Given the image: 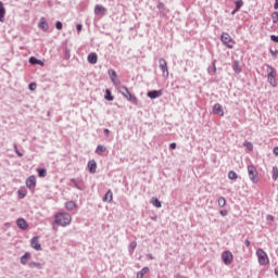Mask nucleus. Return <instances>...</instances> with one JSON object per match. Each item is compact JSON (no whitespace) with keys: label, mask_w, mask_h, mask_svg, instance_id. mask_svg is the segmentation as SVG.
I'll return each mask as SVG.
<instances>
[{"label":"nucleus","mask_w":278,"mask_h":278,"mask_svg":"<svg viewBox=\"0 0 278 278\" xmlns=\"http://www.w3.org/2000/svg\"><path fill=\"white\" fill-rule=\"evenodd\" d=\"M31 257V254L29 252H26L22 257H21V264L25 265L27 264V260Z\"/></svg>","instance_id":"4be33fe9"},{"label":"nucleus","mask_w":278,"mask_h":278,"mask_svg":"<svg viewBox=\"0 0 278 278\" xmlns=\"http://www.w3.org/2000/svg\"><path fill=\"white\" fill-rule=\"evenodd\" d=\"M5 22V7L3 5V2L0 1V23Z\"/></svg>","instance_id":"a211bd4d"},{"label":"nucleus","mask_w":278,"mask_h":278,"mask_svg":"<svg viewBox=\"0 0 278 278\" xmlns=\"http://www.w3.org/2000/svg\"><path fill=\"white\" fill-rule=\"evenodd\" d=\"M39 29H42V31H49V23H47L45 17H41L39 21Z\"/></svg>","instance_id":"4468645a"},{"label":"nucleus","mask_w":278,"mask_h":278,"mask_svg":"<svg viewBox=\"0 0 278 278\" xmlns=\"http://www.w3.org/2000/svg\"><path fill=\"white\" fill-rule=\"evenodd\" d=\"M149 99H157L162 97V90H153L148 92Z\"/></svg>","instance_id":"f3484780"},{"label":"nucleus","mask_w":278,"mask_h":278,"mask_svg":"<svg viewBox=\"0 0 278 278\" xmlns=\"http://www.w3.org/2000/svg\"><path fill=\"white\" fill-rule=\"evenodd\" d=\"M267 220H275V216H273V215H267Z\"/></svg>","instance_id":"49530a36"},{"label":"nucleus","mask_w":278,"mask_h":278,"mask_svg":"<svg viewBox=\"0 0 278 278\" xmlns=\"http://www.w3.org/2000/svg\"><path fill=\"white\" fill-rule=\"evenodd\" d=\"M105 151H106V148L104 146H98L96 149V153H98V155H103Z\"/></svg>","instance_id":"bb28decb"},{"label":"nucleus","mask_w":278,"mask_h":278,"mask_svg":"<svg viewBox=\"0 0 278 278\" xmlns=\"http://www.w3.org/2000/svg\"><path fill=\"white\" fill-rule=\"evenodd\" d=\"M13 149H14L16 155H18V157H23V153L21 151H18V146H16V143H14Z\"/></svg>","instance_id":"72a5a7b5"},{"label":"nucleus","mask_w":278,"mask_h":278,"mask_svg":"<svg viewBox=\"0 0 278 278\" xmlns=\"http://www.w3.org/2000/svg\"><path fill=\"white\" fill-rule=\"evenodd\" d=\"M104 98L106 101H114V96H112V91L110 89L105 90Z\"/></svg>","instance_id":"393cba45"},{"label":"nucleus","mask_w":278,"mask_h":278,"mask_svg":"<svg viewBox=\"0 0 278 278\" xmlns=\"http://www.w3.org/2000/svg\"><path fill=\"white\" fill-rule=\"evenodd\" d=\"M228 178L229 179H238V174H236V172L231 170L228 173Z\"/></svg>","instance_id":"2f4dec72"},{"label":"nucleus","mask_w":278,"mask_h":278,"mask_svg":"<svg viewBox=\"0 0 278 278\" xmlns=\"http://www.w3.org/2000/svg\"><path fill=\"white\" fill-rule=\"evenodd\" d=\"M277 72L275 71V68L273 67H269L268 68V76H267V79L270 84V86H273L274 88L277 86Z\"/></svg>","instance_id":"39448f33"},{"label":"nucleus","mask_w":278,"mask_h":278,"mask_svg":"<svg viewBox=\"0 0 278 278\" xmlns=\"http://www.w3.org/2000/svg\"><path fill=\"white\" fill-rule=\"evenodd\" d=\"M151 203L154 207H162V202L157 198H152Z\"/></svg>","instance_id":"cd10ccee"},{"label":"nucleus","mask_w":278,"mask_h":278,"mask_svg":"<svg viewBox=\"0 0 278 278\" xmlns=\"http://www.w3.org/2000/svg\"><path fill=\"white\" fill-rule=\"evenodd\" d=\"M114 199V195L112 193V190H109L105 195L103 197L104 203H112V200Z\"/></svg>","instance_id":"412c9836"},{"label":"nucleus","mask_w":278,"mask_h":278,"mask_svg":"<svg viewBox=\"0 0 278 278\" xmlns=\"http://www.w3.org/2000/svg\"><path fill=\"white\" fill-rule=\"evenodd\" d=\"M37 173H38V177H45L47 175V169L46 168H38Z\"/></svg>","instance_id":"c756f323"},{"label":"nucleus","mask_w":278,"mask_h":278,"mask_svg":"<svg viewBox=\"0 0 278 278\" xmlns=\"http://www.w3.org/2000/svg\"><path fill=\"white\" fill-rule=\"evenodd\" d=\"M17 194L18 199H25V197H27V191L18 190Z\"/></svg>","instance_id":"473e14b6"},{"label":"nucleus","mask_w":278,"mask_h":278,"mask_svg":"<svg viewBox=\"0 0 278 278\" xmlns=\"http://www.w3.org/2000/svg\"><path fill=\"white\" fill-rule=\"evenodd\" d=\"M26 187L28 190H34V188H36V176L31 175L26 179Z\"/></svg>","instance_id":"9d476101"},{"label":"nucleus","mask_w":278,"mask_h":278,"mask_svg":"<svg viewBox=\"0 0 278 278\" xmlns=\"http://www.w3.org/2000/svg\"><path fill=\"white\" fill-rule=\"evenodd\" d=\"M243 3H244V2H242V0H237V1H235L236 9H237V10H240V8H242Z\"/></svg>","instance_id":"f704fd0d"},{"label":"nucleus","mask_w":278,"mask_h":278,"mask_svg":"<svg viewBox=\"0 0 278 278\" xmlns=\"http://www.w3.org/2000/svg\"><path fill=\"white\" fill-rule=\"evenodd\" d=\"M160 68L163 73H166L168 75V64L166 63V60L161 59L160 61Z\"/></svg>","instance_id":"dca6fc26"},{"label":"nucleus","mask_w":278,"mask_h":278,"mask_svg":"<svg viewBox=\"0 0 278 278\" xmlns=\"http://www.w3.org/2000/svg\"><path fill=\"white\" fill-rule=\"evenodd\" d=\"M87 60H88L89 64H97L99 56H97V53L91 52L88 54Z\"/></svg>","instance_id":"2eb2a0df"},{"label":"nucleus","mask_w":278,"mask_h":278,"mask_svg":"<svg viewBox=\"0 0 278 278\" xmlns=\"http://www.w3.org/2000/svg\"><path fill=\"white\" fill-rule=\"evenodd\" d=\"M271 21H273V23H277L278 22V12H274L271 14Z\"/></svg>","instance_id":"c9c22d12"},{"label":"nucleus","mask_w":278,"mask_h":278,"mask_svg":"<svg viewBox=\"0 0 278 278\" xmlns=\"http://www.w3.org/2000/svg\"><path fill=\"white\" fill-rule=\"evenodd\" d=\"M71 59V52H68V49L65 50V60H70Z\"/></svg>","instance_id":"a19ab883"},{"label":"nucleus","mask_w":278,"mask_h":278,"mask_svg":"<svg viewBox=\"0 0 278 278\" xmlns=\"http://www.w3.org/2000/svg\"><path fill=\"white\" fill-rule=\"evenodd\" d=\"M243 147H247V149H248L249 151H251V150L253 149V143H251V142H249V141H245V142L243 143Z\"/></svg>","instance_id":"e433bc0d"},{"label":"nucleus","mask_w":278,"mask_h":278,"mask_svg":"<svg viewBox=\"0 0 278 278\" xmlns=\"http://www.w3.org/2000/svg\"><path fill=\"white\" fill-rule=\"evenodd\" d=\"M29 268H37L38 270H42V264L36 263V262H30L28 264Z\"/></svg>","instance_id":"5701e85b"},{"label":"nucleus","mask_w":278,"mask_h":278,"mask_svg":"<svg viewBox=\"0 0 278 278\" xmlns=\"http://www.w3.org/2000/svg\"><path fill=\"white\" fill-rule=\"evenodd\" d=\"M245 247H251V241H249V239L245 240Z\"/></svg>","instance_id":"8fccbe9b"},{"label":"nucleus","mask_w":278,"mask_h":278,"mask_svg":"<svg viewBox=\"0 0 278 278\" xmlns=\"http://www.w3.org/2000/svg\"><path fill=\"white\" fill-rule=\"evenodd\" d=\"M76 29L79 33L81 29H84V26L81 24H77Z\"/></svg>","instance_id":"c03bdc74"},{"label":"nucleus","mask_w":278,"mask_h":278,"mask_svg":"<svg viewBox=\"0 0 278 278\" xmlns=\"http://www.w3.org/2000/svg\"><path fill=\"white\" fill-rule=\"evenodd\" d=\"M70 205H71V202H66V203H65V207H66L67 210H71Z\"/></svg>","instance_id":"3c124183"},{"label":"nucleus","mask_w":278,"mask_h":278,"mask_svg":"<svg viewBox=\"0 0 278 278\" xmlns=\"http://www.w3.org/2000/svg\"><path fill=\"white\" fill-rule=\"evenodd\" d=\"M274 155H278V147L274 148Z\"/></svg>","instance_id":"09e8293b"},{"label":"nucleus","mask_w":278,"mask_h":278,"mask_svg":"<svg viewBox=\"0 0 278 278\" xmlns=\"http://www.w3.org/2000/svg\"><path fill=\"white\" fill-rule=\"evenodd\" d=\"M136 247H138V243H137L136 241H132V242L130 243V249H131V251H134V250L136 249Z\"/></svg>","instance_id":"ea45409f"},{"label":"nucleus","mask_w":278,"mask_h":278,"mask_svg":"<svg viewBox=\"0 0 278 278\" xmlns=\"http://www.w3.org/2000/svg\"><path fill=\"white\" fill-rule=\"evenodd\" d=\"M54 224L60 225L61 227H66L67 225H71V214L58 213L54 216Z\"/></svg>","instance_id":"f257e3e1"},{"label":"nucleus","mask_w":278,"mask_h":278,"mask_svg":"<svg viewBox=\"0 0 278 278\" xmlns=\"http://www.w3.org/2000/svg\"><path fill=\"white\" fill-rule=\"evenodd\" d=\"M39 237H33L30 240V247L35 249V251H42V245L40 244Z\"/></svg>","instance_id":"6e6552de"},{"label":"nucleus","mask_w":278,"mask_h":278,"mask_svg":"<svg viewBox=\"0 0 278 278\" xmlns=\"http://www.w3.org/2000/svg\"><path fill=\"white\" fill-rule=\"evenodd\" d=\"M213 73H216V65H213Z\"/></svg>","instance_id":"864d4df0"},{"label":"nucleus","mask_w":278,"mask_h":278,"mask_svg":"<svg viewBox=\"0 0 278 278\" xmlns=\"http://www.w3.org/2000/svg\"><path fill=\"white\" fill-rule=\"evenodd\" d=\"M29 64H31L33 66H45V62L36 56L29 58Z\"/></svg>","instance_id":"ddd939ff"},{"label":"nucleus","mask_w":278,"mask_h":278,"mask_svg":"<svg viewBox=\"0 0 278 278\" xmlns=\"http://www.w3.org/2000/svg\"><path fill=\"white\" fill-rule=\"evenodd\" d=\"M220 216H227L229 212L227 210H223L219 212Z\"/></svg>","instance_id":"79ce46f5"},{"label":"nucleus","mask_w":278,"mask_h":278,"mask_svg":"<svg viewBox=\"0 0 278 278\" xmlns=\"http://www.w3.org/2000/svg\"><path fill=\"white\" fill-rule=\"evenodd\" d=\"M36 88H37L36 83H30V84L28 85V89H29L31 92H34V90H36Z\"/></svg>","instance_id":"4c0bfd02"},{"label":"nucleus","mask_w":278,"mask_h":278,"mask_svg":"<svg viewBox=\"0 0 278 278\" xmlns=\"http://www.w3.org/2000/svg\"><path fill=\"white\" fill-rule=\"evenodd\" d=\"M256 257L261 266H267V264H270V258H268V254L262 249L256 250Z\"/></svg>","instance_id":"f03ea898"},{"label":"nucleus","mask_w":278,"mask_h":278,"mask_svg":"<svg viewBox=\"0 0 278 278\" xmlns=\"http://www.w3.org/2000/svg\"><path fill=\"white\" fill-rule=\"evenodd\" d=\"M109 75L114 86H121V80L118 79V75H116V71L109 70Z\"/></svg>","instance_id":"1a4fd4ad"},{"label":"nucleus","mask_w":278,"mask_h":278,"mask_svg":"<svg viewBox=\"0 0 278 278\" xmlns=\"http://www.w3.org/2000/svg\"><path fill=\"white\" fill-rule=\"evenodd\" d=\"M218 205L219 207H225V205H227V200L223 197L218 198Z\"/></svg>","instance_id":"c85d7f7f"},{"label":"nucleus","mask_w":278,"mask_h":278,"mask_svg":"<svg viewBox=\"0 0 278 278\" xmlns=\"http://www.w3.org/2000/svg\"><path fill=\"white\" fill-rule=\"evenodd\" d=\"M274 10H278V0H275Z\"/></svg>","instance_id":"de8ad7c7"},{"label":"nucleus","mask_w":278,"mask_h":278,"mask_svg":"<svg viewBox=\"0 0 278 278\" xmlns=\"http://www.w3.org/2000/svg\"><path fill=\"white\" fill-rule=\"evenodd\" d=\"M222 42L228 47V49H233V46H231V42H233V39L231 38L230 34L224 33L222 35Z\"/></svg>","instance_id":"0eeeda50"},{"label":"nucleus","mask_w":278,"mask_h":278,"mask_svg":"<svg viewBox=\"0 0 278 278\" xmlns=\"http://www.w3.org/2000/svg\"><path fill=\"white\" fill-rule=\"evenodd\" d=\"M213 114H216L217 116H225V111L223 110V105L219 103H216L213 106Z\"/></svg>","instance_id":"f8f14e48"},{"label":"nucleus","mask_w":278,"mask_h":278,"mask_svg":"<svg viewBox=\"0 0 278 278\" xmlns=\"http://www.w3.org/2000/svg\"><path fill=\"white\" fill-rule=\"evenodd\" d=\"M147 273H149V267H143V268L137 274V278H143L144 275H147Z\"/></svg>","instance_id":"a878e982"},{"label":"nucleus","mask_w":278,"mask_h":278,"mask_svg":"<svg viewBox=\"0 0 278 278\" xmlns=\"http://www.w3.org/2000/svg\"><path fill=\"white\" fill-rule=\"evenodd\" d=\"M270 40H273V42H278V36L271 35Z\"/></svg>","instance_id":"37998d69"},{"label":"nucleus","mask_w":278,"mask_h":278,"mask_svg":"<svg viewBox=\"0 0 278 278\" xmlns=\"http://www.w3.org/2000/svg\"><path fill=\"white\" fill-rule=\"evenodd\" d=\"M273 179H274V181H277V179H278V168L277 167H273Z\"/></svg>","instance_id":"7c9ffc66"},{"label":"nucleus","mask_w":278,"mask_h":278,"mask_svg":"<svg viewBox=\"0 0 278 278\" xmlns=\"http://www.w3.org/2000/svg\"><path fill=\"white\" fill-rule=\"evenodd\" d=\"M88 169L90 173H97V161H94V160L89 161Z\"/></svg>","instance_id":"aec40b11"},{"label":"nucleus","mask_w":278,"mask_h":278,"mask_svg":"<svg viewBox=\"0 0 278 278\" xmlns=\"http://www.w3.org/2000/svg\"><path fill=\"white\" fill-rule=\"evenodd\" d=\"M119 92L127 99V101H130V103H138V98L129 92V89L126 86H121Z\"/></svg>","instance_id":"7ed1b4c3"},{"label":"nucleus","mask_w":278,"mask_h":278,"mask_svg":"<svg viewBox=\"0 0 278 278\" xmlns=\"http://www.w3.org/2000/svg\"><path fill=\"white\" fill-rule=\"evenodd\" d=\"M275 275L276 277H278V269H275Z\"/></svg>","instance_id":"6e6d98bb"},{"label":"nucleus","mask_w":278,"mask_h":278,"mask_svg":"<svg viewBox=\"0 0 278 278\" xmlns=\"http://www.w3.org/2000/svg\"><path fill=\"white\" fill-rule=\"evenodd\" d=\"M222 260L226 266L233 262V254L230 251H225L222 254Z\"/></svg>","instance_id":"423d86ee"},{"label":"nucleus","mask_w":278,"mask_h":278,"mask_svg":"<svg viewBox=\"0 0 278 278\" xmlns=\"http://www.w3.org/2000/svg\"><path fill=\"white\" fill-rule=\"evenodd\" d=\"M55 27H56V29H62V27H63V24H62V22H60V21H58L56 23H55Z\"/></svg>","instance_id":"58836bf2"},{"label":"nucleus","mask_w":278,"mask_h":278,"mask_svg":"<svg viewBox=\"0 0 278 278\" xmlns=\"http://www.w3.org/2000/svg\"><path fill=\"white\" fill-rule=\"evenodd\" d=\"M104 134H105V136H110V129H104Z\"/></svg>","instance_id":"603ef678"},{"label":"nucleus","mask_w":278,"mask_h":278,"mask_svg":"<svg viewBox=\"0 0 278 278\" xmlns=\"http://www.w3.org/2000/svg\"><path fill=\"white\" fill-rule=\"evenodd\" d=\"M94 14L103 16V14H105V9L103 5L98 4L94 7Z\"/></svg>","instance_id":"6ab92c4d"},{"label":"nucleus","mask_w":278,"mask_h":278,"mask_svg":"<svg viewBox=\"0 0 278 278\" xmlns=\"http://www.w3.org/2000/svg\"><path fill=\"white\" fill-rule=\"evenodd\" d=\"M236 12H238V9H235L231 14H236Z\"/></svg>","instance_id":"5fc2aeb1"},{"label":"nucleus","mask_w":278,"mask_h":278,"mask_svg":"<svg viewBox=\"0 0 278 278\" xmlns=\"http://www.w3.org/2000/svg\"><path fill=\"white\" fill-rule=\"evenodd\" d=\"M248 175L252 184H257V181H260V178L257 177V168L254 165L248 166Z\"/></svg>","instance_id":"20e7f679"},{"label":"nucleus","mask_w":278,"mask_h":278,"mask_svg":"<svg viewBox=\"0 0 278 278\" xmlns=\"http://www.w3.org/2000/svg\"><path fill=\"white\" fill-rule=\"evenodd\" d=\"M235 73H242V67L240 66V62L235 61L232 66Z\"/></svg>","instance_id":"b1692460"},{"label":"nucleus","mask_w":278,"mask_h":278,"mask_svg":"<svg viewBox=\"0 0 278 278\" xmlns=\"http://www.w3.org/2000/svg\"><path fill=\"white\" fill-rule=\"evenodd\" d=\"M16 225L23 231H25L29 227V224H27V220H25V218H17Z\"/></svg>","instance_id":"9b49d317"},{"label":"nucleus","mask_w":278,"mask_h":278,"mask_svg":"<svg viewBox=\"0 0 278 278\" xmlns=\"http://www.w3.org/2000/svg\"><path fill=\"white\" fill-rule=\"evenodd\" d=\"M169 148L173 149V150L177 149V143H175V142L170 143Z\"/></svg>","instance_id":"a18cd8bd"},{"label":"nucleus","mask_w":278,"mask_h":278,"mask_svg":"<svg viewBox=\"0 0 278 278\" xmlns=\"http://www.w3.org/2000/svg\"><path fill=\"white\" fill-rule=\"evenodd\" d=\"M162 7H164V3H159V8H162Z\"/></svg>","instance_id":"4d7b16f0"}]
</instances>
